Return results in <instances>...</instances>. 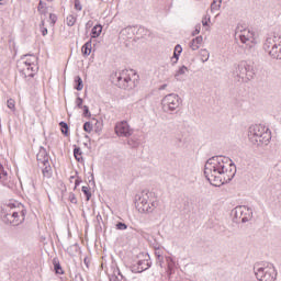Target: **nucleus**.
<instances>
[{
    "mask_svg": "<svg viewBox=\"0 0 281 281\" xmlns=\"http://www.w3.org/2000/svg\"><path fill=\"white\" fill-rule=\"evenodd\" d=\"M53 267L55 273H57L58 276L65 274V271L63 270V266H60V260L58 258L53 259Z\"/></svg>",
    "mask_w": 281,
    "mask_h": 281,
    "instance_id": "4be33fe9",
    "label": "nucleus"
},
{
    "mask_svg": "<svg viewBox=\"0 0 281 281\" xmlns=\"http://www.w3.org/2000/svg\"><path fill=\"white\" fill-rule=\"evenodd\" d=\"M102 34V26L100 24H97L91 30V38H98Z\"/></svg>",
    "mask_w": 281,
    "mask_h": 281,
    "instance_id": "cd10ccee",
    "label": "nucleus"
},
{
    "mask_svg": "<svg viewBox=\"0 0 281 281\" xmlns=\"http://www.w3.org/2000/svg\"><path fill=\"white\" fill-rule=\"evenodd\" d=\"M8 177V171L3 168V165L0 164V179H5Z\"/></svg>",
    "mask_w": 281,
    "mask_h": 281,
    "instance_id": "79ce46f5",
    "label": "nucleus"
},
{
    "mask_svg": "<svg viewBox=\"0 0 281 281\" xmlns=\"http://www.w3.org/2000/svg\"><path fill=\"white\" fill-rule=\"evenodd\" d=\"M183 205H184V210H190V202L189 201H184Z\"/></svg>",
    "mask_w": 281,
    "mask_h": 281,
    "instance_id": "0e129e2a",
    "label": "nucleus"
},
{
    "mask_svg": "<svg viewBox=\"0 0 281 281\" xmlns=\"http://www.w3.org/2000/svg\"><path fill=\"white\" fill-rule=\"evenodd\" d=\"M269 56L276 60H281V37H279V42L271 48Z\"/></svg>",
    "mask_w": 281,
    "mask_h": 281,
    "instance_id": "4468645a",
    "label": "nucleus"
},
{
    "mask_svg": "<svg viewBox=\"0 0 281 281\" xmlns=\"http://www.w3.org/2000/svg\"><path fill=\"white\" fill-rule=\"evenodd\" d=\"M153 267V262L146 260H138L137 263L132 266V273H144V271H147V269H150Z\"/></svg>",
    "mask_w": 281,
    "mask_h": 281,
    "instance_id": "9d476101",
    "label": "nucleus"
},
{
    "mask_svg": "<svg viewBox=\"0 0 281 281\" xmlns=\"http://www.w3.org/2000/svg\"><path fill=\"white\" fill-rule=\"evenodd\" d=\"M76 21H77V18L74 15H68L66 18V23H67L68 27H74V25H76Z\"/></svg>",
    "mask_w": 281,
    "mask_h": 281,
    "instance_id": "f704fd0d",
    "label": "nucleus"
},
{
    "mask_svg": "<svg viewBox=\"0 0 281 281\" xmlns=\"http://www.w3.org/2000/svg\"><path fill=\"white\" fill-rule=\"evenodd\" d=\"M36 159L37 161L42 162V165L49 162V154L47 153V149L45 147H40Z\"/></svg>",
    "mask_w": 281,
    "mask_h": 281,
    "instance_id": "ddd939ff",
    "label": "nucleus"
},
{
    "mask_svg": "<svg viewBox=\"0 0 281 281\" xmlns=\"http://www.w3.org/2000/svg\"><path fill=\"white\" fill-rule=\"evenodd\" d=\"M127 144L131 146V148H137L139 146V140L135 137H132L127 139Z\"/></svg>",
    "mask_w": 281,
    "mask_h": 281,
    "instance_id": "72a5a7b5",
    "label": "nucleus"
},
{
    "mask_svg": "<svg viewBox=\"0 0 281 281\" xmlns=\"http://www.w3.org/2000/svg\"><path fill=\"white\" fill-rule=\"evenodd\" d=\"M110 281H120V277H117L116 274H112L110 277Z\"/></svg>",
    "mask_w": 281,
    "mask_h": 281,
    "instance_id": "052dcab7",
    "label": "nucleus"
},
{
    "mask_svg": "<svg viewBox=\"0 0 281 281\" xmlns=\"http://www.w3.org/2000/svg\"><path fill=\"white\" fill-rule=\"evenodd\" d=\"M59 126L65 137H69V125L67 124V122L65 121L59 122Z\"/></svg>",
    "mask_w": 281,
    "mask_h": 281,
    "instance_id": "2f4dec72",
    "label": "nucleus"
},
{
    "mask_svg": "<svg viewBox=\"0 0 281 281\" xmlns=\"http://www.w3.org/2000/svg\"><path fill=\"white\" fill-rule=\"evenodd\" d=\"M74 157H75L76 161H78L79 164L85 161V159L82 158V149H80V147L75 146Z\"/></svg>",
    "mask_w": 281,
    "mask_h": 281,
    "instance_id": "bb28decb",
    "label": "nucleus"
},
{
    "mask_svg": "<svg viewBox=\"0 0 281 281\" xmlns=\"http://www.w3.org/2000/svg\"><path fill=\"white\" fill-rule=\"evenodd\" d=\"M75 89L76 91H82V89H85V83L82 82V78L80 76L75 77Z\"/></svg>",
    "mask_w": 281,
    "mask_h": 281,
    "instance_id": "c85d7f7f",
    "label": "nucleus"
},
{
    "mask_svg": "<svg viewBox=\"0 0 281 281\" xmlns=\"http://www.w3.org/2000/svg\"><path fill=\"white\" fill-rule=\"evenodd\" d=\"M261 135H262V132H260V134H258L257 136H254V138H250L249 142H251V144L257 146Z\"/></svg>",
    "mask_w": 281,
    "mask_h": 281,
    "instance_id": "37998d69",
    "label": "nucleus"
},
{
    "mask_svg": "<svg viewBox=\"0 0 281 281\" xmlns=\"http://www.w3.org/2000/svg\"><path fill=\"white\" fill-rule=\"evenodd\" d=\"M83 102H85V100H82V98L78 97L76 99V106H77V109H82L85 106V105H82Z\"/></svg>",
    "mask_w": 281,
    "mask_h": 281,
    "instance_id": "c03bdc74",
    "label": "nucleus"
},
{
    "mask_svg": "<svg viewBox=\"0 0 281 281\" xmlns=\"http://www.w3.org/2000/svg\"><path fill=\"white\" fill-rule=\"evenodd\" d=\"M81 191L83 192L86 196V201H91V189L89 187L83 186L81 188Z\"/></svg>",
    "mask_w": 281,
    "mask_h": 281,
    "instance_id": "473e14b6",
    "label": "nucleus"
},
{
    "mask_svg": "<svg viewBox=\"0 0 281 281\" xmlns=\"http://www.w3.org/2000/svg\"><path fill=\"white\" fill-rule=\"evenodd\" d=\"M82 183V178L77 177V179L75 180V190L76 188H78V186H80Z\"/></svg>",
    "mask_w": 281,
    "mask_h": 281,
    "instance_id": "6e6d98bb",
    "label": "nucleus"
},
{
    "mask_svg": "<svg viewBox=\"0 0 281 281\" xmlns=\"http://www.w3.org/2000/svg\"><path fill=\"white\" fill-rule=\"evenodd\" d=\"M254 76H256V70L248 61L241 60L234 65L233 77L236 82H249L254 80Z\"/></svg>",
    "mask_w": 281,
    "mask_h": 281,
    "instance_id": "f257e3e1",
    "label": "nucleus"
},
{
    "mask_svg": "<svg viewBox=\"0 0 281 281\" xmlns=\"http://www.w3.org/2000/svg\"><path fill=\"white\" fill-rule=\"evenodd\" d=\"M182 52H183V48L181 47V45L177 44L175 46L173 56L171 57L172 65H177V63H179V56H181Z\"/></svg>",
    "mask_w": 281,
    "mask_h": 281,
    "instance_id": "6ab92c4d",
    "label": "nucleus"
},
{
    "mask_svg": "<svg viewBox=\"0 0 281 281\" xmlns=\"http://www.w3.org/2000/svg\"><path fill=\"white\" fill-rule=\"evenodd\" d=\"M166 260H167V276H168V279L170 280V278L175 273V260H172L170 257H167Z\"/></svg>",
    "mask_w": 281,
    "mask_h": 281,
    "instance_id": "aec40b11",
    "label": "nucleus"
},
{
    "mask_svg": "<svg viewBox=\"0 0 281 281\" xmlns=\"http://www.w3.org/2000/svg\"><path fill=\"white\" fill-rule=\"evenodd\" d=\"M254 271L258 281H276V278H278V271L273 265L267 267L255 266Z\"/></svg>",
    "mask_w": 281,
    "mask_h": 281,
    "instance_id": "f03ea898",
    "label": "nucleus"
},
{
    "mask_svg": "<svg viewBox=\"0 0 281 281\" xmlns=\"http://www.w3.org/2000/svg\"><path fill=\"white\" fill-rule=\"evenodd\" d=\"M229 168L231 169H227V172H229V173H228V179L226 180V182L232 181L234 179V177H236V165L234 162H231Z\"/></svg>",
    "mask_w": 281,
    "mask_h": 281,
    "instance_id": "c756f323",
    "label": "nucleus"
},
{
    "mask_svg": "<svg viewBox=\"0 0 281 281\" xmlns=\"http://www.w3.org/2000/svg\"><path fill=\"white\" fill-rule=\"evenodd\" d=\"M97 221H98V223H99V225H100V221H102V215L98 214V215H97Z\"/></svg>",
    "mask_w": 281,
    "mask_h": 281,
    "instance_id": "774afa93",
    "label": "nucleus"
},
{
    "mask_svg": "<svg viewBox=\"0 0 281 281\" xmlns=\"http://www.w3.org/2000/svg\"><path fill=\"white\" fill-rule=\"evenodd\" d=\"M209 23H210V16H204L203 19H202V25H203V27H207V25H209Z\"/></svg>",
    "mask_w": 281,
    "mask_h": 281,
    "instance_id": "864d4df0",
    "label": "nucleus"
},
{
    "mask_svg": "<svg viewBox=\"0 0 281 281\" xmlns=\"http://www.w3.org/2000/svg\"><path fill=\"white\" fill-rule=\"evenodd\" d=\"M16 207V204L9 203L7 206L2 207V210H7V212H10V210H14Z\"/></svg>",
    "mask_w": 281,
    "mask_h": 281,
    "instance_id": "603ef678",
    "label": "nucleus"
},
{
    "mask_svg": "<svg viewBox=\"0 0 281 281\" xmlns=\"http://www.w3.org/2000/svg\"><path fill=\"white\" fill-rule=\"evenodd\" d=\"M8 109L14 110V99H9L7 101Z\"/></svg>",
    "mask_w": 281,
    "mask_h": 281,
    "instance_id": "3c124183",
    "label": "nucleus"
},
{
    "mask_svg": "<svg viewBox=\"0 0 281 281\" xmlns=\"http://www.w3.org/2000/svg\"><path fill=\"white\" fill-rule=\"evenodd\" d=\"M186 71H188V67L186 66H181L177 72L175 74V78L176 80L180 81L183 80V78L181 76H186Z\"/></svg>",
    "mask_w": 281,
    "mask_h": 281,
    "instance_id": "a878e982",
    "label": "nucleus"
},
{
    "mask_svg": "<svg viewBox=\"0 0 281 281\" xmlns=\"http://www.w3.org/2000/svg\"><path fill=\"white\" fill-rule=\"evenodd\" d=\"M20 214H21V216H22V220H21L19 223L14 224V225H21V223H24L25 216H26V214H27V211H26V210H22V211L20 212Z\"/></svg>",
    "mask_w": 281,
    "mask_h": 281,
    "instance_id": "09e8293b",
    "label": "nucleus"
},
{
    "mask_svg": "<svg viewBox=\"0 0 281 281\" xmlns=\"http://www.w3.org/2000/svg\"><path fill=\"white\" fill-rule=\"evenodd\" d=\"M201 43H203V36H196L195 38H193L190 44L189 47L193 50L196 52V49H199Z\"/></svg>",
    "mask_w": 281,
    "mask_h": 281,
    "instance_id": "412c9836",
    "label": "nucleus"
},
{
    "mask_svg": "<svg viewBox=\"0 0 281 281\" xmlns=\"http://www.w3.org/2000/svg\"><path fill=\"white\" fill-rule=\"evenodd\" d=\"M91 40H89L88 42H86L83 44V46L81 47V54L82 56H90L91 55Z\"/></svg>",
    "mask_w": 281,
    "mask_h": 281,
    "instance_id": "393cba45",
    "label": "nucleus"
},
{
    "mask_svg": "<svg viewBox=\"0 0 281 281\" xmlns=\"http://www.w3.org/2000/svg\"><path fill=\"white\" fill-rule=\"evenodd\" d=\"M137 34H148V30H146L144 27H139L137 31Z\"/></svg>",
    "mask_w": 281,
    "mask_h": 281,
    "instance_id": "13d9d810",
    "label": "nucleus"
},
{
    "mask_svg": "<svg viewBox=\"0 0 281 281\" xmlns=\"http://www.w3.org/2000/svg\"><path fill=\"white\" fill-rule=\"evenodd\" d=\"M113 82H115L119 89H124L125 91H131L136 87L135 81H133V79H131V76H128V70L115 72L113 77Z\"/></svg>",
    "mask_w": 281,
    "mask_h": 281,
    "instance_id": "20e7f679",
    "label": "nucleus"
},
{
    "mask_svg": "<svg viewBox=\"0 0 281 281\" xmlns=\"http://www.w3.org/2000/svg\"><path fill=\"white\" fill-rule=\"evenodd\" d=\"M114 131L117 137H131L133 135V128H131V125L126 121L116 123Z\"/></svg>",
    "mask_w": 281,
    "mask_h": 281,
    "instance_id": "6e6552de",
    "label": "nucleus"
},
{
    "mask_svg": "<svg viewBox=\"0 0 281 281\" xmlns=\"http://www.w3.org/2000/svg\"><path fill=\"white\" fill-rule=\"evenodd\" d=\"M235 218H241V223H249L254 218V211L245 205L236 206Z\"/></svg>",
    "mask_w": 281,
    "mask_h": 281,
    "instance_id": "0eeeda50",
    "label": "nucleus"
},
{
    "mask_svg": "<svg viewBox=\"0 0 281 281\" xmlns=\"http://www.w3.org/2000/svg\"><path fill=\"white\" fill-rule=\"evenodd\" d=\"M18 70L22 78H34V76H36V71H38V66L22 65V67H18Z\"/></svg>",
    "mask_w": 281,
    "mask_h": 281,
    "instance_id": "1a4fd4ad",
    "label": "nucleus"
},
{
    "mask_svg": "<svg viewBox=\"0 0 281 281\" xmlns=\"http://www.w3.org/2000/svg\"><path fill=\"white\" fill-rule=\"evenodd\" d=\"M209 165L210 170H220V172H226L227 173V168H225V164H233L232 159L229 157L225 156H212L209 158L205 162Z\"/></svg>",
    "mask_w": 281,
    "mask_h": 281,
    "instance_id": "423d86ee",
    "label": "nucleus"
},
{
    "mask_svg": "<svg viewBox=\"0 0 281 281\" xmlns=\"http://www.w3.org/2000/svg\"><path fill=\"white\" fill-rule=\"evenodd\" d=\"M42 36H47V27H42Z\"/></svg>",
    "mask_w": 281,
    "mask_h": 281,
    "instance_id": "69168bd1",
    "label": "nucleus"
},
{
    "mask_svg": "<svg viewBox=\"0 0 281 281\" xmlns=\"http://www.w3.org/2000/svg\"><path fill=\"white\" fill-rule=\"evenodd\" d=\"M81 109H83V117H91V111H89L87 105H83Z\"/></svg>",
    "mask_w": 281,
    "mask_h": 281,
    "instance_id": "a18cd8bd",
    "label": "nucleus"
},
{
    "mask_svg": "<svg viewBox=\"0 0 281 281\" xmlns=\"http://www.w3.org/2000/svg\"><path fill=\"white\" fill-rule=\"evenodd\" d=\"M227 172L221 171V169H217L216 167L215 170L210 169V166L207 164H205L204 166V177L211 183V186H214V188H221V186L225 183L223 181V178L221 177V175Z\"/></svg>",
    "mask_w": 281,
    "mask_h": 281,
    "instance_id": "39448f33",
    "label": "nucleus"
},
{
    "mask_svg": "<svg viewBox=\"0 0 281 281\" xmlns=\"http://www.w3.org/2000/svg\"><path fill=\"white\" fill-rule=\"evenodd\" d=\"M42 172L44 177H52V166L49 162L42 165Z\"/></svg>",
    "mask_w": 281,
    "mask_h": 281,
    "instance_id": "7c9ffc66",
    "label": "nucleus"
},
{
    "mask_svg": "<svg viewBox=\"0 0 281 281\" xmlns=\"http://www.w3.org/2000/svg\"><path fill=\"white\" fill-rule=\"evenodd\" d=\"M0 216L2 218V222H4L5 225H12V223L14 224L12 213L8 211V209H1Z\"/></svg>",
    "mask_w": 281,
    "mask_h": 281,
    "instance_id": "2eb2a0df",
    "label": "nucleus"
},
{
    "mask_svg": "<svg viewBox=\"0 0 281 281\" xmlns=\"http://www.w3.org/2000/svg\"><path fill=\"white\" fill-rule=\"evenodd\" d=\"M150 207H151V210H155V207H159V202L158 201H153V202H150Z\"/></svg>",
    "mask_w": 281,
    "mask_h": 281,
    "instance_id": "4d7b16f0",
    "label": "nucleus"
},
{
    "mask_svg": "<svg viewBox=\"0 0 281 281\" xmlns=\"http://www.w3.org/2000/svg\"><path fill=\"white\" fill-rule=\"evenodd\" d=\"M240 43H247L249 40L245 35H239Z\"/></svg>",
    "mask_w": 281,
    "mask_h": 281,
    "instance_id": "bf43d9fd",
    "label": "nucleus"
},
{
    "mask_svg": "<svg viewBox=\"0 0 281 281\" xmlns=\"http://www.w3.org/2000/svg\"><path fill=\"white\" fill-rule=\"evenodd\" d=\"M181 102L182 100H181V97H179V94L177 93L167 94L161 100V106H162L164 113H170L172 115V113H175V111H177V109L181 106Z\"/></svg>",
    "mask_w": 281,
    "mask_h": 281,
    "instance_id": "7ed1b4c3",
    "label": "nucleus"
},
{
    "mask_svg": "<svg viewBox=\"0 0 281 281\" xmlns=\"http://www.w3.org/2000/svg\"><path fill=\"white\" fill-rule=\"evenodd\" d=\"M200 54L202 57V63H207V60H210V52H207V49H201Z\"/></svg>",
    "mask_w": 281,
    "mask_h": 281,
    "instance_id": "c9c22d12",
    "label": "nucleus"
},
{
    "mask_svg": "<svg viewBox=\"0 0 281 281\" xmlns=\"http://www.w3.org/2000/svg\"><path fill=\"white\" fill-rule=\"evenodd\" d=\"M11 216L13 218V225H16L19 223V211H12Z\"/></svg>",
    "mask_w": 281,
    "mask_h": 281,
    "instance_id": "a19ab883",
    "label": "nucleus"
},
{
    "mask_svg": "<svg viewBox=\"0 0 281 281\" xmlns=\"http://www.w3.org/2000/svg\"><path fill=\"white\" fill-rule=\"evenodd\" d=\"M75 10H78L80 12V10H82V4L80 3V0H75Z\"/></svg>",
    "mask_w": 281,
    "mask_h": 281,
    "instance_id": "5fc2aeb1",
    "label": "nucleus"
},
{
    "mask_svg": "<svg viewBox=\"0 0 281 281\" xmlns=\"http://www.w3.org/2000/svg\"><path fill=\"white\" fill-rule=\"evenodd\" d=\"M37 11L41 14H46L47 11L45 10V3L43 2V0H40L38 7H37Z\"/></svg>",
    "mask_w": 281,
    "mask_h": 281,
    "instance_id": "ea45409f",
    "label": "nucleus"
},
{
    "mask_svg": "<svg viewBox=\"0 0 281 281\" xmlns=\"http://www.w3.org/2000/svg\"><path fill=\"white\" fill-rule=\"evenodd\" d=\"M121 34L122 36H126V38H133V36H135V30H133V26H126L121 30Z\"/></svg>",
    "mask_w": 281,
    "mask_h": 281,
    "instance_id": "b1692460",
    "label": "nucleus"
},
{
    "mask_svg": "<svg viewBox=\"0 0 281 281\" xmlns=\"http://www.w3.org/2000/svg\"><path fill=\"white\" fill-rule=\"evenodd\" d=\"M196 34H201V24L195 25V29L192 32V36H196Z\"/></svg>",
    "mask_w": 281,
    "mask_h": 281,
    "instance_id": "8fccbe9b",
    "label": "nucleus"
},
{
    "mask_svg": "<svg viewBox=\"0 0 281 281\" xmlns=\"http://www.w3.org/2000/svg\"><path fill=\"white\" fill-rule=\"evenodd\" d=\"M37 60H38V57L31 54H26V55H23L21 59L18 61V67H23V65L34 67Z\"/></svg>",
    "mask_w": 281,
    "mask_h": 281,
    "instance_id": "f8f14e48",
    "label": "nucleus"
},
{
    "mask_svg": "<svg viewBox=\"0 0 281 281\" xmlns=\"http://www.w3.org/2000/svg\"><path fill=\"white\" fill-rule=\"evenodd\" d=\"M155 256H156L157 260L164 258V257L161 256V252H160V251H155Z\"/></svg>",
    "mask_w": 281,
    "mask_h": 281,
    "instance_id": "e2e57ef3",
    "label": "nucleus"
},
{
    "mask_svg": "<svg viewBox=\"0 0 281 281\" xmlns=\"http://www.w3.org/2000/svg\"><path fill=\"white\" fill-rule=\"evenodd\" d=\"M221 9V0H213L211 3V11L214 12V10Z\"/></svg>",
    "mask_w": 281,
    "mask_h": 281,
    "instance_id": "e433bc0d",
    "label": "nucleus"
},
{
    "mask_svg": "<svg viewBox=\"0 0 281 281\" xmlns=\"http://www.w3.org/2000/svg\"><path fill=\"white\" fill-rule=\"evenodd\" d=\"M274 36L273 37H268L263 44V49L265 52H268V54H270L271 49H273V45H278V43L280 42V38H278Z\"/></svg>",
    "mask_w": 281,
    "mask_h": 281,
    "instance_id": "f3484780",
    "label": "nucleus"
},
{
    "mask_svg": "<svg viewBox=\"0 0 281 281\" xmlns=\"http://www.w3.org/2000/svg\"><path fill=\"white\" fill-rule=\"evenodd\" d=\"M136 210H138L140 214H150L153 212V206H150V203L147 202L145 204L138 205Z\"/></svg>",
    "mask_w": 281,
    "mask_h": 281,
    "instance_id": "5701e85b",
    "label": "nucleus"
},
{
    "mask_svg": "<svg viewBox=\"0 0 281 281\" xmlns=\"http://www.w3.org/2000/svg\"><path fill=\"white\" fill-rule=\"evenodd\" d=\"M69 201L70 203H74L75 205L78 203V199L76 198V194L70 192L69 193Z\"/></svg>",
    "mask_w": 281,
    "mask_h": 281,
    "instance_id": "de8ad7c7",
    "label": "nucleus"
},
{
    "mask_svg": "<svg viewBox=\"0 0 281 281\" xmlns=\"http://www.w3.org/2000/svg\"><path fill=\"white\" fill-rule=\"evenodd\" d=\"M83 131L86 133H91V131H93V124H91V122L87 121L85 124H83Z\"/></svg>",
    "mask_w": 281,
    "mask_h": 281,
    "instance_id": "4c0bfd02",
    "label": "nucleus"
},
{
    "mask_svg": "<svg viewBox=\"0 0 281 281\" xmlns=\"http://www.w3.org/2000/svg\"><path fill=\"white\" fill-rule=\"evenodd\" d=\"M155 196V193H148V191L144 190L140 194L135 195V207H139V205H145L148 203V199L150 196Z\"/></svg>",
    "mask_w": 281,
    "mask_h": 281,
    "instance_id": "9b49d317",
    "label": "nucleus"
},
{
    "mask_svg": "<svg viewBox=\"0 0 281 281\" xmlns=\"http://www.w3.org/2000/svg\"><path fill=\"white\" fill-rule=\"evenodd\" d=\"M265 131V127L261 125H251L248 130V138L254 139L257 135H260Z\"/></svg>",
    "mask_w": 281,
    "mask_h": 281,
    "instance_id": "dca6fc26",
    "label": "nucleus"
},
{
    "mask_svg": "<svg viewBox=\"0 0 281 281\" xmlns=\"http://www.w3.org/2000/svg\"><path fill=\"white\" fill-rule=\"evenodd\" d=\"M83 263L86 265V267L89 268V258L86 257V258L83 259Z\"/></svg>",
    "mask_w": 281,
    "mask_h": 281,
    "instance_id": "338daca9",
    "label": "nucleus"
},
{
    "mask_svg": "<svg viewBox=\"0 0 281 281\" xmlns=\"http://www.w3.org/2000/svg\"><path fill=\"white\" fill-rule=\"evenodd\" d=\"M116 229H119L120 232H124L125 229H128V225H126V223L124 222H119L115 225Z\"/></svg>",
    "mask_w": 281,
    "mask_h": 281,
    "instance_id": "58836bf2",
    "label": "nucleus"
},
{
    "mask_svg": "<svg viewBox=\"0 0 281 281\" xmlns=\"http://www.w3.org/2000/svg\"><path fill=\"white\" fill-rule=\"evenodd\" d=\"M271 139V132L268 131H262L259 140L257 142V146H262V144H265L267 146V144H269V140Z\"/></svg>",
    "mask_w": 281,
    "mask_h": 281,
    "instance_id": "a211bd4d",
    "label": "nucleus"
},
{
    "mask_svg": "<svg viewBox=\"0 0 281 281\" xmlns=\"http://www.w3.org/2000/svg\"><path fill=\"white\" fill-rule=\"evenodd\" d=\"M49 20H50L52 25H56V21H58V15L50 13Z\"/></svg>",
    "mask_w": 281,
    "mask_h": 281,
    "instance_id": "49530a36",
    "label": "nucleus"
},
{
    "mask_svg": "<svg viewBox=\"0 0 281 281\" xmlns=\"http://www.w3.org/2000/svg\"><path fill=\"white\" fill-rule=\"evenodd\" d=\"M157 265H159V267L164 269V257L161 259H157Z\"/></svg>",
    "mask_w": 281,
    "mask_h": 281,
    "instance_id": "680f3d73",
    "label": "nucleus"
}]
</instances>
